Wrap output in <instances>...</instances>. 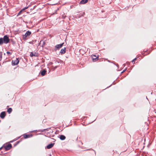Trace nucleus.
<instances>
[{
	"mask_svg": "<svg viewBox=\"0 0 156 156\" xmlns=\"http://www.w3.org/2000/svg\"><path fill=\"white\" fill-rule=\"evenodd\" d=\"M31 33L29 30L27 31L24 35H23V38L24 40H26V38L29 37L31 34Z\"/></svg>",
	"mask_w": 156,
	"mask_h": 156,
	"instance_id": "f257e3e1",
	"label": "nucleus"
},
{
	"mask_svg": "<svg viewBox=\"0 0 156 156\" xmlns=\"http://www.w3.org/2000/svg\"><path fill=\"white\" fill-rule=\"evenodd\" d=\"M46 72L47 71L45 69H44L41 71L40 73L42 76H44L46 74Z\"/></svg>",
	"mask_w": 156,
	"mask_h": 156,
	"instance_id": "0eeeda50",
	"label": "nucleus"
},
{
	"mask_svg": "<svg viewBox=\"0 0 156 156\" xmlns=\"http://www.w3.org/2000/svg\"><path fill=\"white\" fill-rule=\"evenodd\" d=\"M23 137L24 138L27 139L32 136V135L31 134H23Z\"/></svg>",
	"mask_w": 156,
	"mask_h": 156,
	"instance_id": "1a4fd4ad",
	"label": "nucleus"
},
{
	"mask_svg": "<svg viewBox=\"0 0 156 156\" xmlns=\"http://www.w3.org/2000/svg\"><path fill=\"white\" fill-rule=\"evenodd\" d=\"M3 39L4 43L5 44H7L9 42L10 40L7 35L4 36Z\"/></svg>",
	"mask_w": 156,
	"mask_h": 156,
	"instance_id": "7ed1b4c3",
	"label": "nucleus"
},
{
	"mask_svg": "<svg viewBox=\"0 0 156 156\" xmlns=\"http://www.w3.org/2000/svg\"><path fill=\"white\" fill-rule=\"evenodd\" d=\"M6 115L5 112H2L0 115V117L2 119H4Z\"/></svg>",
	"mask_w": 156,
	"mask_h": 156,
	"instance_id": "423d86ee",
	"label": "nucleus"
},
{
	"mask_svg": "<svg viewBox=\"0 0 156 156\" xmlns=\"http://www.w3.org/2000/svg\"><path fill=\"white\" fill-rule=\"evenodd\" d=\"M58 67L57 66H55L54 68V70L55 69L57 68Z\"/></svg>",
	"mask_w": 156,
	"mask_h": 156,
	"instance_id": "cd10ccee",
	"label": "nucleus"
},
{
	"mask_svg": "<svg viewBox=\"0 0 156 156\" xmlns=\"http://www.w3.org/2000/svg\"><path fill=\"white\" fill-rule=\"evenodd\" d=\"M64 44V43H63L62 44H59V48H61L62 47Z\"/></svg>",
	"mask_w": 156,
	"mask_h": 156,
	"instance_id": "4be33fe9",
	"label": "nucleus"
},
{
	"mask_svg": "<svg viewBox=\"0 0 156 156\" xmlns=\"http://www.w3.org/2000/svg\"><path fill=\"white\" fill-rule=\"evenodd\" d=\"M85 14V12H81L80 13H79L78 14H77V16L79 17L80 18L82 16H83Z\"/></svg>",
	"mask_w": 156,
	"mask_h": 156,
	"instance_id": "6e6552de",
	"label": "nucleus"
},
{
	"mask_svg": "<svg viewBox=\"0 0 156 156\" xmlns=\"http://www.w3.org/2000/svg\"><path fill=\"white\" fill-rule=\"evenodd\" d=\"M88 0H82L80 3V4H84L87 3Z\"/></svg>",
	"mask_w": 156,
	"mask_h": 156,
	"instance_id": "4468645a",
	"label": "nucleus"
},
{
	"mask_svg": "<svg viewBox=\"0 0 156 156\" xmlns=\"http://www.w3.org/2000/svg\"><path fill=\"white\" fill-rule=\"evenodd\" d=\"M22 11L20 10L18 14V16L20 15L22 12Z\"/></svg>",
	"mask_w": 156,
	"mask_h": 156,
	"instance_id": "393cba45",
	"label": "nucleus"
},
{
	"mask_svg": "<svg viewBox=\"0 0 156 156\" xmlns=\"http://www.w3.org/2000/svg\"><path fill=\"white\" fill-rule=\"evenodd\" d=\"M3 147H4V145L1 148H0V150Z\"/></svg>",
	"mask_w": 156,
	"mask_h": 156,
	"instance_id": "bb28decb",
	"label": "nucleus"
},
{
	"mask_svg": "<svg viewBox=\"0 0 156 156\" xmlns=\"http://www.w3.org/2000/svg\"><path fill=\"white\" fill-rule=\"evenodd\" d=\"M54 145V143H51L50 144H49L47 146V149H49L51 148Z\"/></svg>",
	"mask_w": 156,
	"mask_h": 156,
	"instance_id": "9b49d317",
	"label": "nucleus"
},
{
	"mask_svg": "<svg viewBox=\"0 0 156 156\" xmlns=\"http://www.w3.org/2000/svg\"><path fill=\"white\" fill-rule=\"evenodd\" d=\"M30 55L31 57H33V56H38V54L37 53H36L35 52L33 53V52H30Z\"/></svg>",
	"mask_w": 156,
	"mask_h": 156,
	"instance_id": "9d476101",
	"label": "nucleus"
},
{
	"mask_svg": "<svg viewBox=\"0 0 156 156\" xmlns=\"http://www.w3.org/2000/svg\"><path fill=\"white\" fill-rule=\"evenodd\" d=\"M49 156H51V154H49Z\"/></svg>",
	"mask_w": 156,
	"mask_h": 156,
	"instance_id": "473e14b6",
	"label": "nucleus"
},
{
	"mask_svg": "<svg viewBox=\"0 0 156 156\" xmlns=\"http://www.w3.org/2000/svg\"><path fill=\"white\" fill-rule=\"evenodd\" d=\"M126 69H125L124 70H123V71L122 72V73H123V72H125L126 71Z\"/></svg>",
	"mask_w": 156,
	"mask_h": 156,
	"instance_id": "c85d7f7f",
	"label": "nucleus"
},
{
	"mask_svg": "<svg viewBox=\"0 0 156 156\" xmlns=\"http://www.w3.org/2000/svg\"><path fill=\"white\" fill-rule=\"evenodd\" d=\"M45 43L43 40H41L40 42V44L41 46L43 47L44 46Z\"/></svg>",
	"mask_w": 156,
	"mask_h": 156,
	"instance_id": "ddd939ff",
	"label": "nucleus"
},
{
	"mask_svg": "<svg viewBox=\"0 0 156 156\" xmlns=\"http://www.w3.org/2000/svg\"><path fill=\"white\" fill-rule=\"evenodd\" d=\"M4 146L5 151L10 150L12 147V145L11 144H8L7 145L4 144Z\"/></svg>",
	"mask_w": 156,
	"mask_h": 156,
	"instance_id": "f03ea898",
	"label": "nucleus"
},
{
	"mask_svg": "<svg viewBox=\"0 0 156 156\" xmlns=\"http://www.w3.org/2000/svg\"><path fill=\"white\" fill-rule=\"evenodd\" d=\"M136 58H135L134 59H133L132 61V62H134V61H135V60H136Z\"/></svg>",
	"mask_w": 156,
	"mask_h": 156,
	"instance_id": "a878e982",
	"label": "nucleus"
},
{
	"mask_svg": "<svg viewBox=\"0 0 156 156\" xmlns=\"http://www.w3.org/2000/svg\"><path fill=\"white\" fill-rule=\"evenodd\" d=\"M12 111V109L11 108H9L7 110V112L9 114H10Z\"/></svg>",
	"mask_w": 156,
	"mask_h": 156,
	"instance_id": "f3484780",
	"label": "nucleus"
},
{
	"mask_svg": "<svg viewBox=\"0 0 156 156\" xmlns=\"http://www.w3.org/2000/svg\"><path fill=\"white\" fill-rule=\"evenodd\" d=\"M91 57L94 62H96L98 59V56H97L95 55H92L91 56Z\"/></svg>",
	"mask_w": 156,
	"mask_h": 156,
	"instance_id": "39448f33",
	"label": "nucleus"
},
{
	"mask_svg": "<svg viewBox=\"0 0 156 156\" xmlns=\"http://www.w3.org/2000/svg\"><path fill=\"white\" fill-rule=\"evenodd\" d=\"M19 61L18 58H16V60L12 61V64L13 66L17 65L19 63Z\"/></svg>",
	"mask_w": 156,
	"mask_h": 156,
	"instance_id": "20e7f679",
	"label": "nucleus"
},
{
	"mask_svg": "<svg viewBox=\"0 0 156 156\" xmlns=\"http://www.w3.org/2000/svg\"><path fill=\"white\" fill-rule=\"evenodd\" d=\"M29 43H30V44H31L32 42H29Z\"/></svg>",
	"mask_w": 156,
	"mask_h": 156,
	"instance_id": "2f4dec72",
	"label": "nucleus"
},
{
	"mask_svg": "<svg viewBox=\"0 0 156 156\" xmlns=\"http://www.w3.org/2000/svg\"><path fill=\"white\" fill-rule=\"evenodd\" d=\"M46 129H43V130H41V131L42 132H44V131H45Z\"/></svg>",
	"mask_w": 156,
	"mask_h": 156,
	"instance_id": "c756f323",
	"label": "nucleus"
},
{
	"mask_svg": "<svg viewBox=\"0 0 156 156\" xmlns=\"http://www.w3.org/2000/svg\"><path fill=\"white\" fill-rule=\"evenodd\" d=\"M59 138L61 140H64L65 139L66 137L65 136L61 135L60 136Z\"/></svg>",
	"mask_w": 156,
	"mask_h": 156,
	"instance_id": "2eb2a0df",
	"label": "nucleus"
},
{
	"mask_svg": "<svg viewBox=\"0 0 156 156\" xmlns=\"http://www.w3.org/2000/svg\"><path fill=\"white\" fill-rule=\"evenodd\" d=\"M1 153L2 154H6V153H4V152H3L2 151Z\"/></svg>",
	"mask_w": 156,
	"mask_h": 156,
	"instance_id": "7c9ffc66",
	"label": "nucleus"
},
{
	"mask_svg": "<svg viewBox=\"0 0 156 156\" xmlns=\"http://www.w3.org/2000/svg\"><path fill=\"white\" fill-rule=\"evenodd\" d=\"M58 49V44H57L55 46V50L56 51Z\"/></svg>",
	"mask_w": 156,
	"mask_h": 156,
	"instance_id": "a211bd4d",
	"label": "nucleus"
},
{
	"mask_svg": "<svg viewBox=\"0 0 156 156\" xmlns=\"http://www.w3.org/2000/svg\"><path fill=\"white\" fill-rule=\"evenodd\" d=\"M2 52H0V61L2 60Z\"/></svg>",
	"mask_w": 156,
	"mask_h": 156,
	"instance_id": "aec40b11",
	"label": "nucleus"
},
{
	"mask_svg": "<svg viewBox=\"0 0 156 156\" xmlns=\"http://www.w3.org/2000/svg\"><path fill=\"white\" fill-rule=\"evenodd\" d=\"M66 52V48H62L60 51V53L61 54H64Z\"/></svg>",
	"mask_w": 156,
	"mask_h": 156,
	"instance_id": "f8f14e48",
	"label": "nucleus"
},
{
	"mask_svg": "<svg viewBox=\"0 0 156 156\" xmlns=\"http://www.w3.org/2000/svg\"><path fill=\"white\" fill-rule=\"evenodd\" d=\"M6 53L8 55H10L11 54V53L9 51H7L6 52Z\"/></svg>",
	"mask_w": 156,
	"mask_h": 156,
	"instance_id": "b1692460",
	"label": "nucleus"
},
{
	"mask_svg": "<svg viewBox=\"0 0 156 156\" xmlns=\"http://www.w3.org/2000/svg\"><path fill=\"white\" fill-rule=\"evenodd\" d=\"M4 41L2 38H0V45H2Z\"/></svg>",
	"mask_w": 156,
	"mask_h": 156,
	"instance_id": "dca6fc26",
	"label": "nucleus"
},
{
	"mask_svg": "<svg viewBox=\"0 0 156 156\" xmlns=\"http://www.w3.org/2000/svg\"><path fill=\"white\" fill-rule=\"evenodd\" d=\"M29 5L27 7H25L24 8L21 10L22 11V12H23V11H24V10H25V9H27L29 8Z\"/></svg>",
	"mask_w": 156,
	"mask_h": 156,
	"instance_id": "6ab92c4d",
	"label": "nucleus"
},
{
	"mask_svg": "<svg viewBox=\"0 0 156 156\" xmlns=\"http://www.w3.org/2000/svg\"><path fill=\"white\" fill-rule=\"evenodd\" d=\"M20 141H17L16 143L14 144V146H16V145H17L20 142Z\"/></svg>",
	"mask_w": 156,
	"mask_h": 156,
	"instance_id": "5701e85b",
	"label": "nucleus"
},
{
	"mask_svg": "<svg viewBox=\"0 0 156 156\" xmlns=\"http://www.w3.org/2000/svg\"><path fill=\"white\" fill-rule=\"evenodd\" d=\"M19 138H20L19 137H17L16 139H14L13 140L11 141L10 142L11 143H12V142H13V141H15L16 140H18Z\"/></svg>",
	"mask_w": 156,
	"mask_h": 156,
	"instance_id": "412c9836",
	"label": "nucleus"
}]
</instances>
